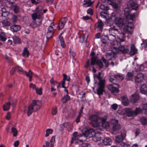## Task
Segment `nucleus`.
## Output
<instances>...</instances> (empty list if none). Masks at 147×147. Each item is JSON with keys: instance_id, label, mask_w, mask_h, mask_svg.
Returning a JSON list of instances; mask_svg holds the SVG:
<instances>
[{"instance_id": "393cba45", "label": "nucleus", "mask_w": 147, "mask_h": 147, "mask_svg": "<svg viewBox=\"0 0 147 147\" xmlns=\"http://www.w3.org/2000/svg\"><path fill=\"white\" fill-rule=\"evenodd\" d=\"M92 56L91 59V65L94 66L96 64L99 59L97 57V56Z\"/></svg>"}, {"instance_id": "f257e3e1", "label": "nucleus", "mask_w": 147, "mask_h": 147, "mask_svg": "<svg viewBox=\"0 0 147 147\" xmlns=\"http://www.w3.org/2000/svg\"><path fill=\"white\" fill-rule=\"evenodd\" d=\"M130 50L127 48H125L123 45L119 47L118 48L114 47L111 50V51L107 53L108 55H116L119 53L120 51L124 54H127L129 53V55H134L137 53L138 50L136 47L135 45L132 44L130 45Z\"/></svg>"}, {"instance_id": "4468645a", "label": "nucleus", "mask_w": 147, "mask_h": 147, "mask_svg": "<svg viewBox=\"0 0 147 147\" xmlns=\"http://www.w3.org/2000/svg\"><path fill=\"white\" fill-rule=\"evenodd\" d=\"M94 1V0H84V3L83 4V6L84 7H90L92 5Z\"/></svg>"}, {"instance_id": "e433bc0d", "label": "nucleus", "mask_w": 147, "mask_h": 147, "mask_svg": "<svg viewBox=\"0 0 147 147\" xmlns=\"http://www.w3.org/2000/svg\"><path fill=\"white\" fill-rule=\"evenodd\" d=\"M13 41L15 43L20 44L21 43V40L18 37L15 36L12 37Z\"/></svg>"}, {"instance_id": "9d476101", "label": "nucleus", "mask_w": 147, "mask_h": 147, "mask_svg": "<svg viewBox=\"0 0 147 147\" xmlns=\"http://www.w3.org/2000/svg\"><path fill=\"white\" fill-rule=\"evenodd\" d=\"M117 85V84L114 83L111 84L108 86L109 90L111 91L112 93L114 94L115 93H117L119 92V89L117 88L114 87L115 85Z\"/></svg>"}, {"instance_id": "f704fd0d", "label": "nucleus", "mask_w": 147, "mask_h": 147, "mask_svg": "<svg viewBox=\"0 0 147 147\" xmlns=\"http://www.w3.org/2000/svg\"><path fill=\"white\" fill-rule=\"evenodd\" d=\"M110 82L113 83V84L115 83L118 80L117 78L116 77L115 75L114 76H110L109 79Z\"/></svg>"}, {"instance_id": "c03bdc74", "label": "nucleus", "mask_w": 147, "mask_h": 147, "mask_svg": "<svg viewBox=\"0 0 147 147\" xmlns=\"http://www.w3.org/2000/svg\"><path fill=\"white\" fill-rule=\"evenodd\" d=\"M11 131L12 133L13 134V137H16L17 135L18 131L17 129L14 127H12L11 128Z\"/></svg>"}, {"instance_id": "6e6552de", "label": "nucleus", "mask_w": 147, "mask_h": 147, "mask_svg": "<svg viewBox=\"0 0 147 147\" xmlns=\"http://www.w3.org/2000/svg\"><path fill=\"white\" fill-rule=\"evenodd\" d=\"M52 23H51V25L49 27L48 29V31L47 34V40L51 38L55 30L54 29L52 26Z\"/></svg>"}, {"instance_id": "20e7f679", "label": "nucleus", "mask_w": 147, "mask_h": 147, "mask_svg": "<svg viewBox=\"0 0 147 147\" xmlns=\"http://www.w3.org/2000/svg\"><path fill=\"white\" fill-rule=\"evenodd\" d=\"M111 37H113L112 40L115 39V36L114 33H112V34H109V36L104 35L102 36L100 38L101 41L103 44H107L110 41Z\"/></svg>"}, {"instance_id": "3c124183", "label": "nucleus", "mask_w": 147, "mask_h": 147, "mask_svg": "<svg viewBox=\"0 0 147 147\" xmlns=\"http://www.w3.org/2000/svg\"><path fill=\"white\" fill-rule=\"evenodd\" d=\"M100 8L102 10L105 11H107L109 9V8L107 6L104 4L100 5Z\"/></svg>"}, {"instance_id": "774afa93", "label": "nucleus", "mask_w": 147, "mask_h": 147, "mask_svg": "<svg viewBox=\"0 0 147 147\" xmlns=\"http://www.w3.org/2000/svg\"><path fill=\"white\" fill-rule=\"evenodd\" d=\"M119 147H130L129 144H127L124 143H122L119 146Z\"/></svg>"}, {"instance_id": "f03ea898", "label": "nucleus", "mask_w": 147, "mask_h": 147, "mask_svg": "<svg viewBox=\"0 0 147 147\" xmlns=\"http://www.w3.org/2000/svg\"><path fill=\"white\" fill-rule=\"evenodd\" d=\"M109 34L111 32H114L115 31L118 33L117 36L118 38L116 40L114 41L113 45H115L116 43L119 45L120 44V42L124 41L125 39V35L124 32H122L120 30L117 29L115 26H113L109 29Z\"/></svg>"}, {"instance_id": "4d7b16f0", "label": "nucleus", "mask_w": 147, "mask_h": 147, "mask_svg": "<svg viewBox=\"0 0 147 147\" xmlns=\"http://www.w3.org/2000/svg\"><path fill=\"white\" fill-rule=\"evenodd\" d=\"M63 80H67L68 81H69L70 80V78L69 76H68L65 74H63Z\"/></svg>"}, {"instance_id": "680f3d73", "label": "nucleus", "mask_w": 147, "mask_h": 147, "mask_svg": "<svg viewBox=\"0 0 147 147\" xmlns=\"http://www.w3.org/2000/svg\"><path fill=\"white\" fill-rule=\"evenodd\" d=\"M57 108L56 107H54L52 109V114L53 115H55L57 113Z\"/></svg>"}, {"instance_id": "a878e982", "label": "nucleus", "mask_w": 147, "mask_h": 147, "mask_svg": "<svg viewBox=\"0 0 147 147\" xmlns=\"http://www.w3.org/2000/svg\"><path fill=\"white\" fill-rule=\"evenodd\" d=\"M93 140L95 142L100 141L101 139L100 134L96 133L95 132V135L92 137Z\"/></svg>"}, {"instance_id": "c756f323", "label": "nucleus", "mask_w": 147, "mask_h": 147, "mask_svg": "<svg viewBox=\"0 0 147 147\" xmlns=\"http://www.w3.org/2000/svg\"><path fill=\"white\" fill-rule=\"evenodd\" d=\"M59 39L60 41V43L61 47L63 48H65L66 45L65 42L63 37L61 36H59Z\"/></svg>"}, {"instance_id": "13d9d810", "label": "nucleus", "mask_w": 147, "mask_h": 147, "mask_svg": "<svg viewBox=\"0 0 147 147\" xmlns=\"http://www.w3.org/2000/svg\"><path fill=\"white\" fill-rule=\"evenodd\" d=\"M3 109L4 111H7L9 109V102L6 103V105H4L3 106Z\"/></svg>"}, {"instance_id": "bf43d9fd", "label": "nucleus", "mask_w": 147, "mask_h": 147, "mask_svg": "<svg viewBox=\"0 0 147 147\" xmlns=\"http://www.w3.org/2000/svg\"><path fill=\"white\" fill-rule=\"evenodd\" d=\"M36 93L37 94L40 95L42 94V89L41 88H37L35 90Z\"/></svg>"}, {"instance_id": "ea45409f", "label": "nucleus", "mask_w": 147, "mask_h": 147, "mask_svg": "<svg viewBox=\"0 0 147 147\" xmlns=\"http://www.w3.org/2000/svg\"><path fill=\"white\" fill-rule=\"evenodd\" d=\"M63 126L65 127L68 128H71L72 127V125L71 123L69 122H65L64 123Z\"/></svg>"}, {"instance_id": "2eb2a0df", "label": "nucleus", "mask_w": 147, "mask_h": 147, "mask_svg": "<svg viewBox=\"0 0 147 147\" xmlns=\"http://www.w3.org/2000/svg\"><path fill=\"white\" fill-rule=\"evenodd\" d=\"M121 99L122 100V103L123 105L125 106H128L129 104V101L127 96H125L121 97Z\"/></svg>"}, {"instance_id": "052dcab7", "label": "nucleus", "mask_w": 147, "mask_h": 147, "mask_svg": "<svg viewBox=\"0 0 147 147\" xmlns=\"http://www.w3.org/2000/svg\"><path fill=\"white\" fill-rule=\"evenodd\" d=\"M11 105H12V107L13 109L16 106V99H14L13 100L12 102L11 103V102H10V103H9L10 107V106L11 105Z\"/></svg>"}, {"instance_id": "f3484780", "label": "nucleus", "mask_w": 147, "mask_h": 147, "mask_svg": "<svg viewBox=\"0 0 147 147\" xmlns=\"http://www.w3.org/2000/svg\"><path fill=\"white\" fill-rule=\"evenodd\" d=\"M125 28L126 31L130 33H131L133 31V24L132 23H129L126 26H125Z\"/></svg>"}, {"instance_id": "cd10ccee", "label": "nucleus", "mask_w": 147, "mask_h": 147, "mask_svg": "<svg viewBox=\"0 0 147 147\" xmlns=\"http://www.w3.org/2000/svg\"><path fill=\"white\" fill-rule=\"evenodd\" d=\"M70 99V97L68 94L64 95L61 99L63 103H65Z\"/></svg>"}, {"instance_id": "f8f14e48", "label": "nucleus", "mask_w": 147, "mask_h": 147, "mask_svg": "<svg viewBox=\"0 0 147 147\" xmlns=\"http://www.w3.org/2000/svg\"><path fill=\"white\" fill-rule=\"evenodd\" d=\"M139 99V95L135 93L131 95L130 98V101L133 103L137 102Z\"/></svg>"}, {"instance_id": "0e129e2a", "label": "nucleus", "mask_w": 147, "mask_h": 147, "mask_svg": "<svg viewBox=\"0 0 147 147\" xmlns=\"http://www.w3.org/2000/svg\"><path fill=\"white\" fill-rule=\"evenodd\" d=\"M87 12L88 14H89L91 16H92L93 14V11L92 9L89 8L87 11Z\"/></svg>"}, {"instance_id": "c85d7f7f", "label": "nucleus", "mask_w": 147, "mask_h": 147, "mask_svg": "<svg viewBox=\"0 0 147 147\" xmlns=\"http://www.w3.org/2000/svg\"><path fill=\"white\" fill-rule=\"evenodd\" d=\"M88 35L87 34L83 33L82 36L80 37V42L82 43L85 42L88 37Z\"/></svg>"}, {"instance_id": "7ed1b4c3", "label": "nucleus", "mask_w": 147, "mask_h": 147, "mask_svg": "<svg viewBox=\"0 0 147 147\" xmlns=\"http://www.w3.org/2000/svg\"><path fill=\"white\" fill-rule=\"evenodd\" d=\"M41 13L39 12H35L32 15V18L34 21L40 26L42 24V18L41 16Z\"/></svg>"}, {"instance_id": "9b49d317", "label": "nucleus", "mask_w": 147, "mask_h": 147, "mask_svg": "<svg viewBox=\"0 0 147 147\" xmlns=\"http://www.w3.org/2000/svg\"><path fill=\"white\" fill-rule=\"evenodd\" d=\"M101 73L100 72H99L98 73V74H94V84H97V82L95 80V78L98 79L99 80V82H98V84H100V82H102L103 83H105V80L104 79H102V77L101 76Z\"/></svg>"}, {"instance_id": "412c9836", "label": "nucleus", "mask_w": 147, "mask_h": 147, "mask_svg": "<svg viewBox=\"0 0 147 147\" xmlns=\"http://www.w3.org/2000/svg\"><path fill=\"white\" fill-rule=\"evenodd\" d=\"M10 9L13 10L15 14L18 13L19 11V7L16 4H11L10 6Z\"/></svg>"}, {"instance_id": "b1692460", "label": "nucleus", "mask_w": 147, "mask_h": 147, "mask_svg": "<svg viewBox=\"0 0 147 147\" xmlns=\"http://www.w3.org/2000/svg\"><path fill=\"white\" fill-rule=\"evenodd\" d=\"M112 142V140L109 138H105L102 140V143L105 145H110Z\"/></svg>"}, {"instance_id": "37998d69", "label": "nucleus", "mask_w": 147, "mask_h": 147, "mask_svg": "<svg viewBox=\"0 0 147 147\" xmlns=\"http://www.w3.org/2000/svg\"><path fill=\"white\" fill-rule=\"evenodd\" d=\"M137 14V12H134L133 14H129L128 13L129 18L131 20H134L135 19Z\"/></svg>"}, {"instance_id": "a18cd8bd", "label": "nucleus", "mask_w": 147, "mask_h": 147, "mask_svg": "<svg viewBox=\"0 0 147 147\" xmlns=\"http://www.w3.org/2000/svg\"><path fill=\"white\" fill-rule=\"evenodd\" d=\"M21 69H19V67H18V68H17V72L19 74H25L26 75L27 73L28 72L23 70L22 68H21Z\"/></svg>"}, {"instance_id": "603ef678", "label": "nucleus", "mask_w": 147, "mask_h": 147, "mask_svg": "<svg viewBox=\"0 0 147 147\" xmlns=\"http://www.w3.org/2000/svg\"><path fill=\"white\" fill-rule=\"evenodd\" d=\"M78 138V136L75 137H72L71 140V143H72L74 141H75L76 143H78L79 141H80V140H79Z\"/></svg>"}, {"instance_id": "4be33fe9", "label": "nucleus", "mask_w": 147, "mask_h": 147, "mask_svg": "<svg viewBox=\"0 0 147 147\" xmlns=\"http://www.w3.org/2000/svg\"><path fill=\"white\" fill-rule=\"evenodd\" d=\"M134 71H133L132 72H128L126 76V80L127 81H132L134 76Z\"/></svg>"}, {"instance_id": "5701e85b", "label": "nucleus", "mask_w": 147, "mask_h": 147, "mask_svg": "<svg viewBox=\"0 0 147 147\" xmlns=\"http://www.w3.org/2000/svg\"><path fill=\"white\" fill-rule=\"evenodd\" d=\"M115 121L116 123L114 124L113 125L112 128L113 131L115 132H117L119 131L121 128L120 125L118 123V120H116Z\"/></svg>"}, {"instance_id": "aec40b11", "label": "nucleus", "mask_w": 147, "mask_h": 147, "mask_svg": "<svg viewBox=\"0 0 147 147\" xmlns=\"http://www.w3.org/2000/svg\"><path fill=\"white\" fill-rule=\"evenodd\" d=\"M140 92L142 94L147 95V86L145 84L142 85L140 89Z\"/></svg>"}, {"instance_id": "4c0bfd02", "label": "nucleus", "mask_w": 147, "mask_h": 147, "mask_svg": "<svg viewBox=\"0 0 147 147\" xmlns=\"http://www.w3.org/2000/svg\"><path fill=\"white\" fill-rule=\"evenodd\" d=\"M140 122L143 125H147V119L145 117H143L140 118Z\"/></svg>"}, {"instance_id": "ddd939ff", "label": "nucleus", "mask_w": 147, "mask_h": 147, "mask_svg": "<svg viewBox=\"0 0 147 147\" xmlns=\"http://www.w3.org/2000/svg\"><path fill=\"white\" fill-rule=\"evenodd\" d=\"M137 0H130L129 4L132 9L136 10L138 8Z\"/></svg>"}, {"instance_id": "a211bd4d", "label": "nucleus", "mask_w": 147, "mask_h": 147, "mask_svg": "<svg viewBox=\"0 0 147 147\" xmlns=\"http://www.w3.org/2000/svg\"><path fill=\"white\" fill-rule=\"evenodd\" d=\"M103 23L102 21L100 20H98L97 22L95 24V26L98 28L100 31L101 32L103 29Z\"/></svg>"}, {"instance_id": "58836bf2", "label": "nucleus", "mask_w": 147, "mask_h": 147, "mask_svg": "<svg viewBox=\"0 0 147 147\" xmlns=\"http://www.w3.org/2000/svg\"><path fill=\"white\" fill-rule=\"evenodd\" d=\"M50 82L51 84V87L54 88L55 84H58V82L54 80V78H52L50 80Z\"/></svg>"}, {"instance_id": "7c9ffc66", "label": "nucleus", "mask_w": 147, "mask_h": 147, "mask_svg": "<svg viewBox=\"0 0 147 147\" xmlns=\"http://www.w3.org/2000/svg\"><path fill=\"white\" fill-rule=\"evenodd\" d=\"M99 117L98 115L95 114L91 115L89 117V119L90 120V122L98 121Z\"/></svg>"}, {"instance_id": "473e14b6", "label": "nucleus", "mask_w": 147, "mask_h": 147, "mask_svg": "<svg viewBox=\"0 0 147 147\" xmlns=\"http://www.w3.org/2000/svg\"><path fill=\"white\" fill-rule=\"evenodd\" d=\"M143 112L142 108L136 107L135 110L134 111V115H136L139 113Z\"/></svg>"}, {"instance_id": "1a4fd4ad", "label": "nucleus", "mask_w": 147, "mask_h": 147, "mask_svg": "<svg viewBox=\"0 0 147 147\" xmlns=\"http://www.w3.org/2000/svg\"><path fill=\"white\" fill-rule=\"evenodd\" d=\"M144 79V75L141 73H139L135 77V82L136 84H140Z\"/></svg>"}, {"instance_id": "2f4dec72", "label": "nucleus", "mask_w": 147, "mask_h": 147, "mask_svg": "<svg viewBox=\"0 0 147 147\" xmlns=\"http://www.w3.org/2000/svg\"><path fill=\"white\" fill-rule=\"evenodd\" d=\"M34 111V108L32 105H30L28 107V111H27V115L28 116L31 115L33 111Z\"/></svg>"}, {"instance_id": "72a5a7b5", "label": "nucleus", "mask_w": 147, "mask_h": 147, "mask_svg": "<svg viewBox=\"0 0 147 147\" xmlns=\"http://www.w3.org/2000/svg\"><path fill=\"white\" fill-rule=\"evenodd\" d=\"M34 73L31 71L29 70L28 72L26 73V76L29 78V81L31 82L32 81V75Z\"/></svg>"}, {"instance_id": "39448f33", "label": "nucleus", "mask_w": 147, "mask_h": 147, "mask_svg": "<svg viewBox=\"0 0 147 147\" xmlns=\"http://www.w3.org/2000/svg\"><path fill=\"white\" fill-rule=\"evenodd\" d=\"M126 131L123 130L121 131V135L116 137L115 141L116 142L120 143L122 142L126 136Z\"/></svg>"}, {"instance_id": "8fccbe9b", "label": "nucleus", "mask_w": 147, "mask_h": 147, "mask_svg": "<svg viewBox=\"0 0 147 147\" xmlns=\"http://www.w3.org/2000/svg\"><path fill=\"white\" fill-rule=\"evenodd\" d=\"M143 112L144 113H147V104H143L142 106Z\"/></svg>"}, {"instance_id": "a19ab883", "label": "nucleus", "mask_w": 147, "mask_h": 147, "mask_svg": "<svg viewBox=\"0 0 147 147\" xmlns=\"http://www.w3.org/2000/svg\"><path fill=\"white\" fill-rule=\"evenodd\" d=\"M116 24L122 25L123 24V20L120 18H117L115 19Z\"/></svg>"}, {"instance_id": "423d86ee", "label": "nucleus", "mask_w": 147, "mask_h": 147, "mask_svg": "<svg viewBox=\"0 0 147 147\" xmlns=\"http://www.w3.org/2000/svg\"><path fill=\"white\" fill-rule=\"evenodd\" d=\"M95 131L93 129L87 128L84 130V134L87 137L91 138L95 135Z\"/></svg>"}, {"instance_id": "de8ad7c7", "label": "nucleus", "mask_w": 147, "mask_h": 147, "mask_svg": "<svg viewBox=\"0 0 147 147\" xmlns=\"http://www.w3.org/2000/svg\"><path fill=\"white\" fill-rule=\"evenodd\" d=\"M53 130L51 129H47L46 130V134L45 136L46 137H48L49 134H52Z\"/></svg>"}, {"instance_id": "6e6d98bb", "label": "nucleus", "mask_w": 147, "mask_h": 147, "mask_svg": "<svg viewBox=\"0 0 147 147\" xmlns=\"http://www.w3.org/2000/svg\"><path fill=\"white\" fill-rule=\"evenodd\" d=\"M29 52L26 47L24 48L23 52L22 53V55H29Z\"/></svg>"}, {"instance_id": "49530a36", "label": "nucleus", "mask_w": 147, "mask_h": 147, "mask_svg": "<svg viewBox=\"0 0 147 147\" xmlns=\"http://www.w3.org/2000/svg\"><path fill=\"white\" fill-rule=\"evenodd\" d=\"M6 36L4 33L1 32L0 34V39L2 41H5L6 39Z\"/></svg>"}, {"instance_id": "dca6fc26", "label": "nucleus", "mask_w": 147, "mask_h": 147, "mask_svg": "<svg viewBox=\"0 0 147 147\" xmlns=\"http://www.w3.org/2000/svg\"><path fill=\"white\" fill-rule=\"evenodd\" d=\"M10 28L12 31L13 32H16L20 30L21 27L20 25L15 24L11 26Z\"/></svg>"}, {"instance_id": "5fc2aeb1", "label": "nucleus", "mask_w": 147, "mask_h": 147, "mask_svg": "<svg viewBox=\"0 0 147 147\" xmlns=\"http://www.w3.org/2000/svg\"><path fill=\"white\" fill-rule=\"evenodd\" d=\"M102 60L103 62L105 64V67H107L109 65V63L108 61L103 57H102Z\"/></svg>"}, {"instance_id": "864d4df0", "label": "nucleus", "mask_w": 147, "mask_h": 147, "mask_svg": "<svg viewBox=\"0 0 147 147\" xmlns=\"http://www.w3.org/2000/svg\"><path fill=\"white\" fill-rule=\"evenodd\" d=\"M30 26L32 28H34L37 27H39L38 24L34 21H33L30 24Z\"/></svg>"}, {"instance_id": "09e8293b", "label": "nucleus", "mask_w": 147, "mask_h": 147, "mask_svg": "<svg viewBox=\"0 0 147 147\" xmlns=\"http://www.w3.org/2000/svg\"><path fill=\"white\" fill-rule=\"evenodd\" d=\"M109 126L110 123L108 121H106L102 124V127L105 129L109 128Z\"/></svg>"}, {"instance_id": "6ab92c4d", "label": "nucleus", "mask_w": 147, "mask_h": 147, "mask_svg": "<svg viewBox=\"0 0 147 147\" xmlns=\"http://www.w3.org/2000/svg\"><path fill=\"white\" fill-rule=\"evenodd\" d=\"M31 105H32L33 106L34 111H36L38 110L40 108V106L38 104L37 101L35 99L33 100H32V103Z\"/></svg>"}, {"instance_id": "338daca9", "label": "nucleus", "mask_w": 147, "mask_h": 147, "mask_svg": "<svg viewBox=\"0 0 147 147\" xmlns=\"http://www.w3.org/2000/svg\"><path fill=\"white\" fill-rule=\"evenodd\" d=\"M81 147H91V146L89 143H84L82 144Z\"/></svg>"}, {"instance_id": "bb28decb", "label": "nucleus", "mask_w": 147, "mask_h": 147, "mask_svg": "<svg viewBox=\"0 0 147 147\" xmlns=\"http://www.w3.org/2000/svg\"><path fill=\"white\" fill-rule=\"evenodd\" d=\"M125 112L128 117H131L134 115V111H132L130 109L128 108H126Z\"/></svg>"}, {"instance_id": "79ce46f5", "label": "nucleus", "mask_w": 147, "mask_h": 147, "mask_svg": "<svg viewBox=\"0 0 147 147\" xmlns=\"http://www.w3.org/2000/svg\"><path fill=\"white\" fill-rule=\"evenodd\" d=\"M99 68L101 69L104 67V65L102 59H99L96 64Z\"/></svg>"}, {"instance_id": "69168bd1", "label": "nucleus", "mask_w": 147, "mask_h": 147, "mask_svg": "<svg viewBox=\"0 0 147 147\" xmlns=\"http://www.w3.org/2000/svg\"><path fill=\"white\" fill-rule=\"evenodd\" d=\"M17 68H18V67H12L10 71V74L12 75L17 70Z\"/></svg>"}, {"instance_id": "c9c22d12", "label": "nucleus", "mask_w": 147, "mask_h": 147, "mask_svg": "<svg viewBox=\"0 0 147 147\" xmlns=\"http://www.w3.org/2000/svg\"><path fill=\"white\" fill-rule=\"evenodd\" d=\"M90 123L91 125L94 127H97L99 125V122L98 121V120L90 122Z\"/></svg>"}, {"instance_id": "0eeeda50", "label": "nucleus", "mask_w": 147, "mask_h": 147, "mask_svg": "<svg viewBox=\"0 0 147 147\" xmlns=\"http://www.w3.org/2000/svg\"><path fill=\"white\" fill-rule=\"evenodd\" d=\"M100 84H98V88L96 89L97 94L99 95H102L103 92L105 91V83L100 82Z\"/></svg>"}, {"instance_id": "e2e57ef3", "label": "nucleus", "mask_w": 147, "mask_h": 147, "mask_svg": "<svg viewBox=\"0 0 147 147\" xmlns=\"http://www.w3.org/2000/svg\"><path fill=\"white\" fill-rule=\"evenodd\" d=\"M11 20L13 23H16L17 20V16L15 15H13L11 18Z\"/></svg>"}]
</instances>
